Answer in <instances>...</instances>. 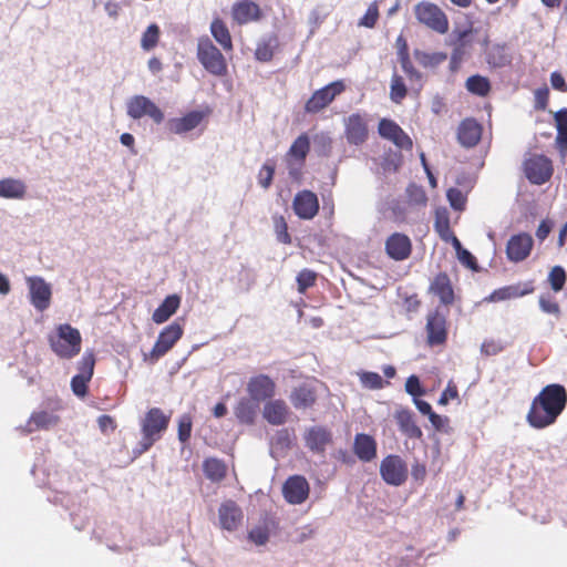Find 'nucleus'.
Here are the masks:
<instances>
[{
    "mask_svg": "<svg viewBox=\"0 0 567 567\" xmlns=\"http://www.w3.org/2000/svg\"><path fill=\"white\" fill-rule=\"evenodd\" d=\"M203 470L206 477L214 482L221 481L226 475L224 462L214 457L204 461Z\"/></svg>",
    "mask_w": 567,
    "mask_h": 567,
    "instance_id": "36",
    "label": "nucleus"
},
{
    "mask_svg": "<svg viewBox=\"0 0 567 567\" xmlns=\"http://www.w3.org/2000/svg\"><path fill=\"white\" fill-rule=\"evenodd\" d=\"M342 81H334L322 89L317 90L307 101L305 110L308 113H318L327 107L337 95L344 91Z\"/></svg>",
    "mask_w": 567,
    "mask_h": 567,
    "instance_id": "13",
    "label": "nucleus"
},
{
    "mask_svg": "<svg viewBox=\"0 0 567 567\" xmlns=\"http://www.w3.org/2000/svg\"><path fill=\"white\" fill-rule=\"evenodd\" d=\"M533 291V287H528L525 289H522L519 285H513L503 287L499 289L494 290L489 297L487 298L488 301H504L512 298H518L523 297L527 293H530Z\"/></svg>",
    "mask_w": 567,
    "mask_h": 567,
    "instance_id": "34",
    "label": "nucleus"
},
{
    "mask_svg": "<svg viewBox=\"0 0 567 567\" xmlns=\"http://www.w3.org/2000/svg\"><path fill=\"white\" fill-rule=\"evenodd\" d=\"M171 416L165 414L158 408H152L147 411L141 421L142 440L133 449L134 457H137L148 451L166 431Z\"/></svg>",
    "mask_w": 567,
    "mask_h": 567,
    "instance_id": "2",
    "label": "nucleus"
},
{
    "mask_svg": "<svg viewBox=\"0 0 567 567\" xmlns=\"http://www.w3.org/2000/svg\"><path fill=\"white\" fill-rule=\"evenodd\" d=\"M90 382L89 379L81 377L79 374H75L71 380V389L73 393L83 398L87 393V383Z\"/></svg>",
    "mask_w": 567,
    "mask_h": 567,
    "instance_id": "53",
    "label": "nucleus"
},
{
    "mask_svg": "<svg viewBox=\"0 0 567 567\" xmlns=\"http://www.w3.org/2000/svg\"><path fill=\"white\" fill-rule=\"evenodd\" d=\"M548 280L554 291H560L566 281L565 269L560 266H555L549 272Z\"/></svg>",
    "mask_w": 567,
    "mask_h": 567,
    "instance_id": "45",
    "label": "nucleus"
},
{
    "mask_svg": "<svg viewBox=\"0 0 567 567\" xmlns=\"http://www.w3.org/2000/svg\"><path fill=\"white\" fill-rule=\"evenodd\" d=\"M378 18L379 9L377 1H374L369 6L365 14L360 19L359 25L365 28H373L377 23Z\"/></svg>",
    "mask_w": 567,
    "mask_h": 567,
    "instance_id": "49",
    "label": "nucleus"
},
{
    "mask_svg": "<svg viewBox=\"0 0 567 567\" xmlns=\"http://www.w3.org/2000/svg\"><path fill=\"white\" fill-rule=\"evenodd\" d=\"M457 259L460 260V262L462 265H464L465 267H467L472 270L476 271L478 269L476 258L467 249L461 250L460 255H457Z\"/></svg>",
    "mask_w": 567,
    "mask_h": 567,
    "instance_id": "57",
    "label": "nucleus"
},
{
    "mask_svg": "<svg viewBox=\"0 0 567 567\" xmlns=\"http://www.w3.org/2000/svg\"><path fill=\"white\" fill-rule=\"evenodd\" d=\"M382 480L392 486H401L408 478L406 463L399 455H388L380 464Z\"/></svg>",
    "mask_w": 567,
    "mask_h": 567,
    "instance_id": "10",
    "label": "nucleus"
},
{
    "mask_svg": "<svg viewBox=\"0 0 567 567\" xmlns=\"http://www.w3.org/2000/svg\"><path fill=\"white\" fill-rule=\"evenodd\" d=\"M405 391L414 396V399L419 395L423 394V389L421 386L420 380L416 375H410L405 382Z\"/></svg>",
    "mask_w": 567,
    "mask_h": 567,
    "instance_id": "54",
    "label": "nucleus"
},
{
    "mask_svg": "<svg viewBox=\"0 0 567 567\" xmlns=\"http://www.w3.org/2000/svg\"><path fill=\"white\" fill-rule=\"evenodd\" d=\"M231 14L238 24H246L259 19L260 9L255 2L244 0L233 6Z\"/></svg>",
    "mask_w": 567,
    "mask_h": 567,
    "instance_id": "27",
    "label": "nucleus"
},
{
    "mask_svg": "<svg viewBox=\"0 0 567 567\" xmlns=\"http://www.w3.org/2000/svg\"><path fill=\"white\" fill-rule=\"evenodd\" d=\"M567 404L566 389L557 383L548 384L534 398L527 413V422L535 429L555 423Z\"/></svg>",
    "mask_w": 567,
    "mask_h": 567,
    "instance_id": "1",
    "label": "nucleus"
},
{
    "mask_svg": "<svg viewBox=\"0 0 567 567\" xmlns=\"http://www.w3.org/2000/svg\"><path fill=\"white\" fill-rule=\"evenodd\" d=\"M556 128L567 131V109L557 111L554 115Z\"/></svg>",
    "mask_w": 567,
    "mask_h": 567,
    "instance_id": "64",
    "label": "nucleus"
},
{
    "mask_svg": "<svg viewBox=\"0 0 567 567\" xmlns=\"http://www.w3.org/2000/svg\"><path fill=\"white\" fill-rule=\"evenodd\" d=\"M27 287L29 290V298L31 305L38 311H44L50 307L52 288L40 276H29L25 278Z\"/></svg>",
    "mask_w": 567,
    "mask_h": 567,
    "instance_id": "12",
    "label": "nucleus"
},
{
    "mask_svg": "<svg viewBox=\"0 0 567 567\" xmlns=\"http://www.w3.org/2000/svg\"><path fill=\"white\" fill-rule=\"evenodd\" d=\"M204 118L199 111H192L182 117H174L167 121L169 132L182 135L196 128Z\"/></svg>",
    "mask_w": 567,
    "mask_h": 567,
    "instance_id": "22",
    "label": "nucleus"
},
{
    "mask_svg": "<svg viewBox=\"0 0 567 567\" xmlns=\"http://www.w3.org/2000/svg\"><path fill=\"white\" fill-rule=\"evenodd\" d=\"M317 278V274L309 270L303 269L297 276L298 291L303 293L306 289L313 286Z\"/></svg>",
    "mask_w": 567,
    "mask_h": 567,
    "instance_id": "47",
    "label": "nucleus"
},
{
    "mask_svg": "<svg viewBox=\"0 0 567 567\" xmlns=\"http://www.w3.org/2000/svg\"><path fill=\"white\" fill-rule=\"evenodd\" d=\"M48 342L56 357L71 360L81 351L82 337L76 328L69 323H62L48 334Z\"/></svg>",
    "mask_w": 567,
    "mask_h": 567,
    "instance_id": "3",
    "label": "nucleus"
},
{
    "mask_svg": "<svg viewBox=\"0 0 567 567\" xmlns=\"http://www.w3.org/2000/svg\"><path fill=\"white\" fill-rule=\"evenodd\" d=\"M275 230L278 241L282 244L291 243L290 235L288 234L287 223L285 221L284 217L280 216L275 218Z\"/></svg>",
    "mask_w": 567,
    "mask_h": 567,
    "instance_id": "52",
    "label": "nucleus"
},
{
    "mask_svg": "<svg viewBox=\"0 0 567 567\" xmlns=\"http://www.w3.org/2000/svg\"><path fill=\"white\" fill-rule=\"evenodd\" d=\"M533 238L527 233H520L511 237L506 246V255L511 261L525 260L533 248Z\"/></svg>",
    "mask_w": 567,
    "mask_h": 567,
    "instance_id": "16",
    "label": "nucleus"
},
{
    "mask_svg": "<svg viewBox=\"0 0 567 567\" xmlns=\"http://www.w3.org/2000/svg\"><path fill=\"white\" fill-rule=\"evenodd\" d=\"M414 58L424 68H435L446 60V54L414 50Z\"/></svg>",
    "mask_w": 567,
    "mask_h": 567,
    "instance_id": "38",
    "label": "nucleus"
},
{
    "mask_svg": "<svg viewBox=\"0 0 567 567\" xmlns=\"http://www.w3.org/2000/svg\"><path fill=\"white\" fill-rule=\"evenodd\" d=\"M539 307L542 311L554 315L556 317L559 316V306L557 302L551 300L549 297L540 296L539 298Z\"/></svg>",
    "mask_w": 567,
    "mask_h": 567,
    "instance_id": "55",
    "label": "nucleus"
},
{
    "mask_svg": "<svg viewBox=\"0 0 567 567\" xmlns=\"http://www.w3.org/2000/svg\"><path fill=\"white\" fill-rule=\"evenodd\" d=\"M274 174H275V165L272 163H270L269 161L266 162L261 166L259 174H258L259 185L265 189L269 188V186L272 183Z\"/></svg>",
    "mask_w": 567,
    "mask_h": 567,
    "instance_id": "46",
    "label": "nucleus"
},
{
    "mask_svg": "<svg viewBox=\"0 0 567 567\" xmlns=\"http://www.w3.org/2000/svg\"><path fill=\"white\" fill-rule=\"evenodd\" d=\"M95 365V357L92 350H86L78 362L79 375L92 379Z\"/></svg>",
    "mask_w": 567,
    "mask_h": 567,
    "instance_id": "41",
    "label": "nucleus"
},
{
    "mask_svg": "<svg viewBox=\"0 0 567 567\" xmlns=\"http://www.w3.org/2000/svg\"><path fill=\"white\" fill-rule=\"evenodd\" d=\"M255 55L258 61L268 62L272 58V49L267 43H260L256 49Z\"/></svg>",
    "mask_w": 567,
    "mask_h": 567,
    "instance_id": "59",
    "label": "nucleus"
},
{
    "mask_svg": "<svg viewBox=\"0 0 567 567\" xmlns=\"http://www.w3.org/2000/svg\"><path fill=\"white\" fill-rule=\"evenodd\" d=\"M289 406L284 400H269L264 405L262 416L271 425H282L287 422Z\"/></svg>",
    "mask_w": 567,
    "mask_h": 567,
    "instance_id": "24",
    "label": "nucleus"
},
{
    "mask_svg": "<svg viewBox=\"0 0 567 567\" xmlns=\"http://www.w3.org/2000/svg\"><path fill=\"white\" fill-rule=\"evenodd\" d=\"M181 298L177 295L167 296L153 312L152 319L155 323H163L168 320L178 309Z\"/></svg>",
    "mask_w": 567,
    "mask_h": 567,
    "instance_id": "30",
    "label": "nucleus"
},
{
    "mask_svg": "<svg viewBox=\"0 0 567 567\" xmlns=\"http://www.w3.org/2000/svg\"><path fill=\"white\" fill-rule=\"evenodd\" d=\"M472 33L471 29L454 30L452 37L455 38V44L458 49L464 48L468 44V37Z\"/></svg>",
    "mask_w": 567,
    "mask_h": 567,
    "instance_id": "60",
    "label": "nucleus"
},
{
    "mask_svg": "<svg viewBox=\"0 0 567 567\" xmlns=\"http://www.w3.org/2000/svg\"><path fill=\"white\" fill-rule=\"evenodd\" d=\"M417 21L437 33L449 30V20L445 13L434 3L420 2L414 9Z\"/></svg>",
    "mask_w": 567,
    "mask_h": 567,
    "instance_id": "6",
    "label": "nucleus"
},
{
    "mask_svg": "<svg viewBox=\"0 0 567 567\" xmlns=\"http://www.w3.org/2000/svg\"><path fill=\"white\" fill-rule=\"evenodd\" d=\"M379 134L392 143H394L399 148H411L412 141L405 134V132L393 121L388 118H382L379 123Z\"/></svg>",
    "mask_w": 567,
    "mask_h": 567,
    "instance_id": "17",
    "label": "nucleus"
},
{
    "mask_svg": "<svg viewBox=\"0 0 567 567\" xmlns=\"http://www.w3.org/2000/svg\"><path fill=\"white\" fill-rule=\"evenodd\" d=\"M346 136L350 144H362L368 136L367 123L359 114H351L344 121Z\"/></svg>",
    "mask_w": 567,
    "mask_h": 567,
    "instance_id": "23",
    "label": "nucleus"
},
{
    "mask_svg": "<svg viewBox=\"0 0 567 567\" xmlns=\"http://www.w3.org/2000/svg\"><path fill=\"white\" fill-rule=\"evenodd\" d=\"M305 446L313 454L324 456L327 447L333 442L331 429L324 425L315 424L303 432Z\"/></svg>",
    "mask_w": 567,
    "mask_h": 567,
    "instance_id": "7",
    "label": "nucleus"
},
{
    "mask_svg": "<svg viewBox=\"0 0 567 567\" xmlns=\"http://www.w3.org/2000/svg\"><path fill=\"white\" fill-rule=\"evenodd\" d=\"M59 422V416L49 411L33 412L28 422V431L50 430Z\"/></svg>",
    "mask_w": 567,
    "mask_h": 567,
    "instance_id": "33",
    "label": "nucleus"
},
{
    "mask_svg": "<svg viewBox=\"0 0 567 567\" xmlns=\"http://www.w3.org/2000/svg\"><path fill=\"white\" fill-rule=\"evenodd\" d=\"M127 115L133 120H140L144 116H150L156 124L164 120V113L161 109L148 97L144 95H134L127 101Z\"/></svg>",
    "mask_w": 567,
    "mask_h": 567,
    "instance_id": "11",
    "label": "nucleus"
},
{
    "mask_svg": "<svg viewBox=\"0 0 567 567\" xmlns=\"http://www.w3.org/2000/svg\"><path fill=\"white\" fill-rule=\"evenodd\" d=\"M395 420L400 431L411 439H420L422 436L421 429L413 419V413L409 410H400L395 413Z\"/></svg>",
    "mask_w": 567,
    "mask_h": 567,
    "instance_id": "31",
    "label": "nucleus"
},
{
    "mask_svg": "<svg viewBox=\"0 0 567 567\" xmlns=\"http://www.w3.org/2000/svg\"><path fill=\"white\" fill-rule=\"evenodd\" d=\"M553 228V221L549 220V219H544L542 220V223L539 224L537 230H536V237L543 241L547 238V236L549 235L550 230Z\"/></svg>",
    "mask_w": 567,
    "mask_h": 567,
    "instance_id": "63",
    "label": "nucleus"
},
{
    "mask_svg": "<svg viewBox=\"0 0 567 567\" xmlns=\"http://www.w3.org/2000/svg\"><path fill=\"white\" fill-rule=\"evenodd\" d=\"M291 442L292 436L288 429L277 431L271 441V453H285L290 449Z\"/></svg>",
    "mask_w": 567,
    "mask_h": 567,
    "instance_id": "39",
    "label": "nucleus"
},
{
    "mask_svg": "<svg viewBox=\"0 0 567 567\" xmlns=\"http://www.w3.org/2000/svg\"><path fill=\"white\" fill-rule=\"evenodd\" d=\"M431 291L440 298L441 308H447L454 300V291L446 274H440L435 277L431 284Z\"/></svg>",
    "mask_w": 567,
    "mask_h": 567,
    "instance_id": "28",
    "label": "nucleus"
},
{
    "mask_svg": "<svg viewBox=\"0 0 567 567\" xmlns=\"http://www.w3.org/2000/svg\"><path fill=\"white\" fill-rule=\"evenodd\" d=\"M27 186L21 179L3 178L0 181V197L8 199H22L25 195Z\"/></svg>",
    "mask_w": 567,
    "mask_h": 567,
    "instance_id": "32",
    "label": "nucleus"
},
{
    "mask_svg": "<svg viewBox=\"0 0 567 567\" xmlns=\"http://www.w3.org/2000/svg\"><path fill=\"white\" fill-rule=\"evenodd\" d=\"M310 486L306 477L293 475L286 480L282 485L285 499L292 505L302 504L309 496Z\"/></svg>",
    "mask_w": 567,
    "mask_h": 567,
    "instance_id": "14",
    "label": "nucleus"
},
{
    "mask_svg": "<svg viewBox=\"0 0 567 567\" xmlns=\"http://www.w3.org/2000/svg\"><path fill=\"white\" fill-rule=\"evenodd\" d=\"M197 59L208 73L215 76H224L227 74L226 59L208 37L198 39Z\"/></svg>",
    "mask_w": 567,
    "mask_h": 567,
    "instance_id": "4",
    "label": "nucleus"
},
{
    "mask_svg": "<svg viewBox=\"0 0 567 567\" xmlns=\"http://www.w3.org/2000/svg\"><path fill=\"white\" fill-rule=\"evenodd\" d=\"M259 410V403L254 399L241 398L235 406L234 413L243 424H252Z\"/></svg>",
    "mask_w": 567,
    "mask_h": 567,
    "instance_id": "29",
    "label": "nucleus"
},
{
    "mask_svg": "<svg viewBox=\"0 0 567 567\" xmlns=\"http://www.w3.org/2000/svg\"><path fill=\"white\" fill-rule=\"evenodd\" d=\"M310 150V140L308 135L301 134L296 138L289 150V155L303 162Z\"/></svg>",
    "mask_w": 567,
    "mask_h": 567,
    "instance_id": "40",
    "label": "nucleus"
},
{
    "mask_svg": "<svg viewBox=\"0 0 567 567\" xmlns=\"http://www.w3.org/2000/svg\"><path fill=\"white\" fill-rule=\"evenodd\" d=\"M192 417L187 414L181 416L178 421V440L185 443L189 440L192 433Z\"/></svg>",
    "mask_w": 567,
    "mask_h": 567,
    "instance_id": "50",
    "label": "nucleus"
},
{
    "mask_svg": "<svg viewBox=\"0 0 567 567\" xmlns=\"http://www.w3.org/2000/svg\"><path fill=\"white\" fill-rule=\"evenodd\" d=\"M390 89V97L395 103H400L406 96L408 90L405 83L403 79L395 73L392 75Z\"/></svg>",
    "mask_w": 567,
    "mask_h": 567,
    "instance_id": "42",
    "label": "nucleus"
},
{
    "mask_svg": "<svg viewBox=\"0 0 567 567\" xmlns=\"http://www.w3.org/2000/svg\"><path fill=\"white\" fill-rule=\"evenodd\" d=\"M360 381L363 388L370 390H379L384 386V381L380 374L375 372L363 371L359 373Z\"/></svg>",
    "mask_w": 567,
    "mask_h": 567,
    "instance_id": "44",
    "label": "nucleus"
},
{
    "mask_svg": "<svg viewBox=\"0 0 567 567\" xmlns=\"http://www.w3.org/2000/svg\"><path fill=\"white\" fill-rule=\"evenodd\" d=\"M290 402L297 410H306L311 408L317 401V391L312 383H302L291 391L289 395Z\"/></svg>",
    "mask_w": 567,
    "mask_h": 567,
    "instance_id": "20",
    "label": "nucleus"
},
{
    "mask_svg": "<svg viewBox=\"0 0 567 567\" xmlns=\"http://www.w3.org/2000/svg\"><path fill=\"white\" fill-rule=\"evenodd\" d=\"M210 32L214 39L223 47L224 50L228 51L233 49L231 37L227 27L221 20L215 19L212 22Z\"/></svg>",
    "mask_w": 567,
    "mask_h": 567,
    "instance_id": "35",
    "label": "nucleus"
},
{
    "mask_svg": "<svg viewBox=\"0 0 567 567\" xmlns=\"http://www.w3.org/2000/svg\"><path fill=\"white\" fill-rule=\"evenodd\" d=\"M158 37H159V28H158V25L155 24V23L148 25L147 29L145 30V32L142 35L141 47L145 51H150L151 49H153L157 44Z\"/></svg>",
    "mask_w": 567,
    "mask_h": 567,
    "instance_id": "43",
    "label": "nucleus"
},
{
    "mask_svg": "<svg viewBox=\"0 0 567 567\" xmlns=\"http://www.w3.org/2000/svg\"><path fill=\"white\" fill-rule=\"evenodd\" d=\"M218 517L221 528L231 532L240 524L243 512L235 502L226 501L218 509Z\"/></svg>",
    "mask_w": 567,
    "mask_h": 567,
    "instance_id": "21",
    "label": "nucleus"
},
{
    "mask_svg": "<svg viewBox=\"0 0 567 567\" xmlns=\"http://www.w3.org/2000/svg\"><path fill=\"white\" fill-rule=\"evenodd\" d=\"M292 208L301 219H312L319 210V200L311 190H301L296 194Z\"/></svg>",
    "mask_w": 567,
    "mask_h": 567,
    "instance_id": "15",
    "label": "nucleus"
},
{
    "mask_svg": "<svg viewBox=\"0 0 567 567\" xmlns=\"http://www.w3.org/2000/svg\"><path fill=\"white\" fill-rule=\"evenodd\" d=\"M249 539L256 545H265L269 539V534L265 528L256 527L249 532Z\"/></svg>",
    "mask_w": 567,
    "mask_h": 567,
    "instance_id": "56",
    "label": "nucleus"
},
{
    "mask_svg": "<svg viewBox=\"0 0 567 567\" xmlns=\"http://www.w3.org/2000/svg\"><path fill=\"white\" fill-rule=\"evenodd\" d=\"M399 62L402 66V70L404 71V73L409 76V79L411 81H415V82H419L421 83L422 81V73L419 72L412 64L411 60H410V56L409 54L406 55H403L401 58H399Z\"/></svg>",
    "mask_w": 567,
    "mask_h": 567,
    "instance_id": "48",
    "label": "nucleus"
},
{
    "mask_svg": "<svg viewBox=\"0 0 567 567\" xmlns=\"http://www.w3.org/2000/svg\"><path fill=\"white\" fill-rule=\"evenodd\" d=\"M556 146L564 158L567 153V131L565 130H557V136L555 140Z\"/></svg>",
    "mask_w": 567,
    "mask_h": 567,
    "instance_id": "62",
    "label": "nucleus"
},
{
    "mask_svg": "<svg viewBox=\"0 0 567 567\" xmlns=\"http://www.w3.org/2000/svg\"><path fill=\"white\" fill-rule=\"evenodd\" d=\"M353 452L362 462H371L377 457V441L369 434L358 433L354 436Z\"/></svg>",
    "mask_w": 567,
    "mask_h": 567,
    "instance_id": "25",
    "label": "nucleus"
},
{
    "mask_svg": "<svg viewBox=\"0 0 567 567\" xmlns=\"http://www.w3.org/2000/svg\"><path fill=\"white\" fill-rule=\"evenodd\" d=\"M482 136V126L473 118L463 121L458 127L457 137L465 147L475 146Z\"/></svg>",
    "mask_w": 567,
    "mask_h": 567,
    "instance_id": "26",
    "label": "nucleus"
},
{
    "mask_svg": "<svg viewBox=\"0 0 567 567\" xmlns=\"http://www.w3.org/2000/svg\"><path fill=\"white\" fill-rule=\"evenodd\" d=\"M503 350L498 342L493 340L484 341L481 346V352L485 355H495Z\"/></svg>",
    "mask_w": 567,
    "mask_h": 567,
    "instance_id": "61",
    "label": "nucleus"
},
{
    "mask_svg": "<svg viewBox=\"0 0 567 567\" xmlns=\"http://www.w3.org/2000/svg\"><path fill=\"white\" fill-rule=\"evenodd\" d=\"M446 197L452 208L455 210H462L465 206V197L458 188H450L446 193Z\"/></svg>",
    "mask_w": 567,
    "mask_h": 567,
    "instance_id": "51",
    "label": "nucleus"
},
{
    "mask_svg": "<svg viewBox=\"0 0 567 567\" xmlns=\"http://www.w3.org/2000/svg\"><path fill=\"white\" fill-rule=\"evenodd\" d=\"M275 389V382L266 374L252 377L247 384V392L258 403L272 398Z\"/></svg>",
    "mask_w": 567,
    "mask_h": 567,
    "instance_id": "18",
    "label": "nucleus"
},
{
    "mask_svg": "<svg viewBox=\"0 0 567 567\" xmlns=\"http://www.w3.org/2000/svg\"><path fill=\"white\" fill-rule=\"evenodd\" d=\"M450 313L449 308L437 307L435 310L431 311L426 318V332H427V343L430 346L442 344L446 341L447 338V329H446V318Z\"/></svg>",
    "mask_w": 567,
    "mask_h": 567,
    "instance_id": "9",
    "label": "nucleus"
},
{
    "mask_svg": "<svg viewBox=\"0 0 567 567\" xmlns=\"http://www.w3.org/2000/svg\"><path fill=\"white\" fill-rule=\"evenodd\" d=\"M429 420L435 430L442 431V432H447L449 417L439 415L434 412V413H431V416L429 417Z\"/></svg>",
    "mask_w": 567,
    "mask_h": 567,
    "instance_id": "58",
    "label": "nucleus"
},
{
    "mask_svg": "<svg viewBox=\"0 0 567 567\" xmlns=\"http://www.w3.org/2000/svg\"><path fill=\"white\" fill-rule=\"evenodd\" d=\"M411 240L406 235L394 233L385 241L386 254L394 260H404L411 254Z\"/></svg>",
    "mask_w": 567,
    "mask_h": 567,
    "instance_id": "19",
    "label": "nucleus"
},
{
    "mask_svg": "<svg viewBox=\"0 0 567 567\" xmlns=\"http://www.w3.org/2000/svg\"><path fill=\"white\" fill-rule=\"evenodd\" d=\"M526 178L534 185H543L553 175L551 161L545 155H532L524 162Z\"/></svg>",
    "mask_w": 567,
    "mask_h": 567,
    "instance_id": "8",
    "label": "nucleus"
},
{
    "mask_svg": "<svg viewBox=\"0 0 567 567\" xmlns=\"http://www.w3.org/2000/svg\"><path fill=\"white\" fill-rule=\"evenodd\" d=\"M465 87L472 94L477 96H486L491 91V83L487 78L475 74L466 80Z\"/></svg>",
    "mask_w": 567,
    "mask_h": 567,
    "instance_id": "37",
    "label": "nucleus"
},
{
    "mask_svg": "<svg viewBox=\"0 0 567 567\" xmlns=\"http://www.w3.org/2000/svg\"><path fill=\"white\" fill-rule=\"evenodd\" d=\"M182 336L183 327L178 322L171 323L161 331L151 352L144 354V360L151 363L156 362L174 347Z\"/></svg>",
    "mask_w": 567,
    "mask_h": 567,
    "instance_id": "5",
    "label": "nucleus"
}]
</instances>
